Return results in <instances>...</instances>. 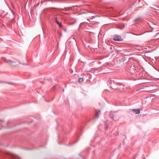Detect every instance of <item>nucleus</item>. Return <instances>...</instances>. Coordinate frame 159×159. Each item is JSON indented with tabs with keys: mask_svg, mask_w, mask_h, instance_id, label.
I'll return each instance as SVG.
<instances>
[{
	"mask_svg": "<svg viewBox=\"0 0 159 159\" xmlns=\"http://www.w3.org/2000/svg\"><path fill=\"white\" fill-rule=\"evenodd\" d=\"M110 116L111 119L114 121H117L120 119L119 114L116 112L111 111Z\"/></svg>",
	"mask_w": 159,
	"mask_h": 159,
	"instance_id": "1",
	"label": "nucleus"
},
{
	"mask_svg": "<svg viewBox=\"0 0 159 159\" xmlns=\"http://www.w3.org/2000/svg\"><path fill=\"white\" fill-rule=\"evenodd\" d=\"M108 124H107V125H106V130H107V129L108 127Z\"/></svg>",
	"mask_w": 159,
	"mask_h": 159,
	"instance_id": "12",
	"label": "nucleus"
},
{
	"mask_svg": "<svg viewBox=\"0 0 159 159\" xmlns=\"http://www.w3.org/2000/svg\"><path fill=\"white\" fill-rule=\"evenodd\" d=\"M132 111L134 112L136 114H139L140 113V109H133Z\"/></svg>",
	"mask_w": 159,
	"mask_h": 159,
	"instance_id": "4",
	"label": "nucleus"
},
{
	"mask_svg": "<svg viewBox=\"0 0 159 159\" xmlns=\"http://www.w3.org/2000/svg\"><path fill=\"white\" fill-rule=\"evenodd\" d=\"M0 122H3V120H0Z\"/></svg>",
	"mask_w": 159,
	"mask_h": 159,
	"instance_id": "16",
	"label": "nucleus"
},
{
	"mask_svg": "<svg viewBox=\"0 0 159 159\" xmlns=\"http://www.w3.org/2000/svg\"><path fill=\"white\" fill-rule=\"evenodd\" d=\"M55 19H56V22L57 23L58 25L60 27V28H61L62 27V23H61V22H59L58 20H57V17H56L55 18Z\"/></svg>",
	"mask_w": 159,
	"mask_h": 159,
	"instance_id": "6",
	"label": "nucleus"
},
{
	"mask_svg": "<svg viewBox=\"0 0 159 159\" xmlns=\"http://www.w3.org/2000/svg\"><path fill=\"white\" fill-rule=\"evenodd\" d=\"M97 112V114L96 115L95 117L97 118H98L99 117V113L100 112V110H98L96 111Z\"/></svg>",
	"mask_w": 159,
	"mask_h": 159,
	"instance_id": "8",
	"label": "nucleus"
},
{
	"mask_svg": "<svg viewBox=\"0 0 159 159\" xmlns=\"http://www.w3.org/2000/svg\"><path fill=\"white\" fill-rule=\"evenodd\" d=\"M130 72L131 73L134 74L136 73L137 71L136 70L135 67L134 66H131L130 69Z\"/></svg>",
	"mask_w": 159,
	"mask_h": 159,
	"instance_id": "3",
	"label": "nucleus"
},
{
	"mask_svg": "<svg viewBox=\"0 0 159 159\" xmlns=\"http://www.w3.org/2000/svg\"><path fill=\"white\" fill-rule=\"evenodd\" d=\"M141 17H139L137 18L136 19H134V20L133 22H135L136 21H137L138 22H140L141 21Z\"/></svg>",
	"mask_w": 159,
	"mask_h": 159,
	"instance_id": "7",
	"label": "nucleus"
},
{
	"mask_svg": "<svg viewBox=\"0 0 159 159\" xmlns=\"http://www.w3.org/2000/svg\"><path fill=\"white\" fill-rule=\"evenodd\" d=\"M20 64H22L24 65H26V63H20Z\"/></svg>",
	"mask_w": 159,
	"mask_h": 159,
	"instance_id": "14",
	"label": "nucleus"
},
{
	"mask_svg": "<svg viewBox=\"0 0 159 159\" xmlns=\"http://www.w3.org/2000/svg\"><path fill=\"white\" fill-rule=\"evenodd\" d=\"M143 88H139V89H137V91H138L139 90H141V89H142Z\"/></svg>",
	"mask_w": 159,
	"mask_h": 159,
	"instance_id": "15",
	"label": "nucleus"
},
{
	"mask_svg": "<svg viewBox=\"0 0 159 159\" xmlns=\"http://www.w3.org/2000/svg\"><path fill=\"white\" fill-rule=\"evenodd\" d=\"M39 5V3L37 5V6H38Z\"/></svg>",
	"mask_w": 159,
	"mask_h": 159,
	"instance_id": "17",
	"label": "nucleus"
},
{
	"mask_svg": "<svg viewBox=\"0 0 159 159\" xmlns=\"http://www.w3.org/2000/svg\"><path fill=\"white\" fill-rule=\"evenodd\" d=\"M113 40L116 41H121L122 40L121 37L118 35H115L114 36Z\"/></svg>",
	"mask_w": 159,
	"mask_h": 159,
	"instance_id": "2",
	"label": "nucleus"
},
{
	"mask_svg": "<svg viewBox=\"0 0 159 159\" xmlns=\"http://www.w3.org/2000/svg\"><path fill=\"white\" fill-rule=\"evenodd\" d=\"M7 63H11L10 64L12 66H15L16 65V62L14 61H12L11 60H9L7 62Z\"/></svg>",
	"mask_w": 159,
	"mask_h": 159,
	"instance_id": "5",
	"label": "nucleus"
},
{
	"mask_svg": "<svg viewBox=\"0 0 159 159\" xmlns=\"http://www.w3.org/2000/svg\"><path fill=\"white\" fill-rule=\"evenodd\" d=\"M83 81V78H80L78 80V82L79 83H81Z\"/></svg>",
	"mask_w": 159,
	"mask_h": 159,
	"instance_id": "9",
	"label": "nucleus"
},
{
	"mask_svg": "<svg viewBox=\"0 0 159 159\" xmlns=\"http://www.w3.org/2000/svg\"><path fill=\"white\" fill-rule=\"evenodd\" d=\"M109 121L108 120H107L105 122V123L106 125H107V124H108V122Z\"/></svg>",
	"mask_w": 159,
	"mask_h": 159,
	"instance_id": "13",
	"label": "nucleus"
},
{
	"mask_svg": "<svg viewBox=\"0 0 159 159\" xmlns=\"http://www.w3.org/2000/svg\"><path fill=\"white\" fill-rule=\"evenodd\" d=\"M156 37H157V39H159V33L157 34Z\"/></svg>",
	"mask_w": 159,
	"mask_h": 159,
	"instance_id": "11",
	"label": "nucleus"
},
{
	"mask_svg": "<svg viewBox=\"0 0 159 159\" xmlns=\"http://www.w3.org/2000/svg\"><path fill=\"white\" fill-rule=\"evenodd\" d=\"M56 88V85L53 86L52 88V90L53 91L55 90Z\"/></svg>",
	"mask_w": 159,
	"mask_h": 159,
	"instance_id": "10",
	"label": "nucleus"
}]
</instances>
